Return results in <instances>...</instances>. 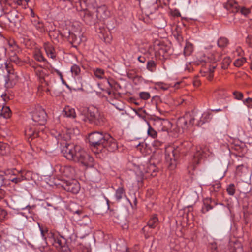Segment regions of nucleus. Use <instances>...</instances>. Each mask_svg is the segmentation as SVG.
<instances>
[{
  "label": "nucleus",
  "mask_w": 252,
  "mask_h": 252,
  "mask_svg": "<svg viewBox=\"0 0 252 252\" xmlns=\"http://www.w3.org/2000/svg\"><path fill=\"white\" fill-rule=\"evenodd\" d=\"M62 152L65 158L86 167L94 166V158L84 151L80 146L74 144L66 143Z\"/></svg>",
  "instance_id": "nucleus-1"
},
{
  "label": "nucleus",
  "mask_w": 252,
  "mask_h": 252,
  "mask_svg": "<svg viewBox=\"0 0 252 252\" xmlns=\"http://www.w3.org/2000/svg\"><path fill=\"white\" fill-rule=\"evenodd\" d=\"M88 139L94 147L105 148L110 152H114L118 148L116 140L108 133L94 131L89 135Z\"/></svg>",
  "instance_id": "nucleus-2"
},
{
  "label": "nucleus",
  "mask_w": 252,
  "mask_h": 252,
  "mask_svg": "<svg viewBox=\"0 0 252 252\" xmlns=\"http://www.w3.org/2000/svg\"><path fill=\"white\" fill-rule=\"evenodd\" d=\"M188 144L187 142H184L181 144L179 146H175L172 150V157L169 154H166V161L168 165L169 168L171 170L175 168L177 165V159L179 157L180 154H184L185 152L183 150V147H185Z\"/></svg>",
  "instance_id": "nucleus-3"
},
{
  "label": "nucleus",
  "mask_w": 252,
  "mask_h": 252,
  "mask_svg": "<svg viewBox=\"0 0 252 252\" xmlns=\"http://www.w3.org/2000/svg\"><path fill=\"white\" fill-rule=\"evenodd\" d=\"M88 119L91 123L96 126H101L105 122L104 115L96 109L89 110Z\"/></svg>",
  "instance_id": "nucleus-4"
},
{
  "label": "nucleus",
  "mask_w": 252,
  "mask_h": 252,
  "mask_svg": "<svg viewBox=\"0 0 252 252\" xmlns=\"http://www.w3.org/2000/svg\"><path fill=\"white\" fill-rule=\"evenodd\" d=\"M33 122L39 125H43L46 121L47 114L45 110L40 107H38L31 113Z\"/></svg>",
  "instance_id": "nucleus-5"
},
{
  "label": "nucleus",
  "mask_w": 252,
  "mask_h": 252,
  "mask_svg": "<svg viewBox=\"0 0 252 252\" xmlns=\"http://www.w3.org/2000/svg\"><path fill=\"white\" fill-rule=\"evenodd\" d=\"M218 61L214 55H211L210 57H208V61L209 63H212L213 64L208 63L207 66L208 68L206 71H204L202 73V75L206 76L209 80H211L214 77V71L216 68L217 65L214 63Z\"/></svg>",
  "instance_id": "nucleus-6"
},
{
  "label": "nucleus",
  "mask_w": 252,
  "mask_h": 252,
  "mask_svg": "<svg viewBox=\"0 0 252 252\" xmlns=\"http://www.w3.org/2000/svg\"><path fill=\"white\" fill-rule=\"evenodd\" d=\"M154 125L157 127L159 131L168 132L172 127V124L165 119L156 117L154 119Z\"/></svg>",
  "instance_id": "nucleus-7"
},
{
  "label": "nucleus",
  "mask_w": 252,
  "mask_h": 252,
  "mask_svg": "<svg viewBox=\"0 0 252 252\" xmlns=\"http://www.w3.org/2000/svg\"><path fill=\"white\" fill-rule=\"evenodd\" d=\"M1 67L4 68L6 70L8 81L14 82L17 80L18 75L10 63H7V62L4 63V65L3 66L2 65ZM0 68H1V67Z\"/></svg>",
  "instance_id": "nucleus-8"
},
{
  "label": "nucleus",
  "mask_w": 252,
  "mask_h": 252,
  "mask_svg": "<svg viewBox=\"0 0 252 252\" xmlns=\"http://www.w3.org/2000/svg\"><path fill=\"white\" fill-rule=\"evenodd\" d=\"M158 224V219L157 215H154L152 216L149 220L147 225L145 226L143 228L142 230L147 233H151L149 229L155 228Z\"/></svg>",
  "instance_id": "nucleus-9"
},
{
  "label": "nucleus",
  "mask_w": 252,
  "mask_h": 252,
  "mask_svg": "<svg viewBox=\"0 0 252 252\" xmlns=\"http://www.w3.org/2000/svg\"><path fill=\"white\" fill-rule=\"evenodd\" d=\"M64 189L68 192L74 194L77 193L80 190V185L78 182L75 180L72 182H68L64 187Z\"/></svg>",
  "instance_id": "nucleus-10"
},
{
  "label": "nucleus",
  "mask_w": 252,
  "mask_h": 252,
  "mask_svg": "<svg viewBox=\"0 0 252 252\" xmlns=\"http://www.w3.org/2000/svg\"><path fill=\"white\" fill-rule=\"evenodd\" d=\"M203 156V150L200 147H197L196 152L194 153L192 159V164L193 168L200 163Z\"/></svg>",
  "instance_id": "nucleus-11"
},
{
  "label": "nucleus",
  "mask_w": 252,
  "mask_h": 252,
  "mask_svg": "<svg viewBox=\"0 0 252 252\" xmlns=\"http://www.w3.org/2000/svg\"><path fill=\"white\" fill-rule=\"evenodd\" d=\"M195 118L190 115H186L184 118H181L179 123H181V126L184 129L187 128L188 125L192 126L194 124Z\"/></svg>",
  "instance_id": "nucleus-12"
},
{
  "label": "nucleus",
  "mask_w": 252,
  "mask_h": 252,
  "mask_svg": "<svg viewBox=\"0 0 252 252\" xmlns=\"http://www.w3.org/2000/svg\"><path fill=\"white\" fill-rule=\"evenodd\" d=\"M29 174H31L30 171H27L25 174H24L23 171H20L16 176L10 177L9 180L15 184H18L24 180H28L26 175Z\"/></svg>",
  "instance_id": "nucleus-13"
},
{
  "label": "nucleus",
  "mask_w": 252,
  "mask_h": 252,
  "mask_svg": "<svg viewBox=\"0 0 252 252\" xmlns=\"http://www.w3.org/2000/svg\"><path fill=\"white\" fill-rule=\"evenodd\" d=\"M47 71L43 68L42 67L38 68V69H36V72H35L36 75L38 77L39 79V81L41 84L44 83L45 85L48 86L49 84L46 80V78L47 77L46 72Z\"/></svg>",
  "instance_id": "nucleus-14"
},
{
  "label": "nucleus",
  "mask_w": 252,
  "mask_h": 252,
  "mask_svg": "<svg viewBox=\"0 0 252 252\" xmlns=\"http://www.w3.org/2000/svg\"><path fill=\"white\" fill-rule=\"evenodd\" d=\"M225 8L232 13H237L240 10L238 4L234 0H229L224 5Z\"/></svg>",
  "instance_id": "nucleus-15"
},
{
  "label": "nucleus",
  "mask_w": 252,
  "mask_h": 252,
  "mask_svg": "<svg viewBox=\"0 0 252 252\" xmlns=\"http://www.w3.org/2000/svg\"><path fill=\"white\" fill-rule=\"evenodd\" d=\"M212 118V114L211 112L209 111L204 112L202 114L199 121H198L196 125L197 126H200L204 123L209 122L211 120Z\"/></svg>",
  "instance_id": "nucleus-16"
},
{
  "label": "nucleus",
  "mask_w": 252,
  "mask_h": 252,
  "mask_svg": "<svg viewBox=\"0 0 252 252\" xmlns=\"http://www.w3.org/2000/svg\"><path fill=\"white\" fill-rule=\"evenodd\" d=\"M44 48L47 55L49 57L53 59L56 58L55 50L51 44L49 42L45 43L44 44Z\"/></svg>",
  "instance_id": "nucleus-17"
},
{
  "label": "nucleus",
  "mask_w": 252,
  "mask_h": 252,
  "mask_svg": "<svg viewBox=\"0 0 252 252\" xmlns=\"http://www.w3.org/2000/svg\"><path fill=\"white\" fill-rule=\"evenodd\" d=\"M125 198H126L125 190L123 186H121L116 190L115 198L116 201L120 202L122 199Z\"/></svg>",
  "instance_id": "nucleus-18"
},
{
  "label": "nucleus",
  "mask_w": 252,
  "mask_h": 252,
  "mask_svg": "<svg viewBox=\"0 0 252 252\" xmlns=\"http://www.w3.org/2000/svg\"><path fill=\"white\" fill-rule=\"evenodd\" d=\"M97 17L102 19H105L109 17L110 13L105 6L99 7L96 10Z\"/></svg>",
  "instance_id": "nucleus-19"
},
{
  "label": "nucleus",
  "mask_w": 252,
  "mask_h": 252,
  "mask_svg": "<svg viewBox=\"0 0 252 252\" xmlns=\"http://www.w3.org/2000/svg\"><path fill=\"white\" fill-rule=\"evenodd\" d=\"M31 21L33 25L40 32H43L45 31V28L43 22L39 20V18L36 17L32 19Z\"/></svg>",
  "instance_id": "nucleus-20"
},
{
  "label": "nucleus",
  "mask_w": 252,
  "mask_h": 252,
  "mask_svg": "<svg viewBox=\"0 0 252 252\" xmlns=\"http://www.w3.org/2000/svg\"><path fill=\"white\" fill-rule=\"evenodd\" d=\"M25 135L29 138L34 139L39 136V133L35 131L34 128L29 127L25 129Z\"/></svg>",
  "instance_id": "nucleus-21"
},
{
  "label": "nucleus",
  "mask_w": 252,
  "mask_h": 252,
  "mask_svg": "<svg viewBox=\"0 0 252 252\" xmlns=\"http://www.w3.org/2000/svg\"><path fill=\"white\" fill-rule=\"evenodd\" d=\"M63 114L67 117L74 118L76 117V113L74 109L67 106H66L63 112Z\"/></svg>",
  "instance_id": "nucleus-22"
},
{
  "label": "nucleus",
  "mask_w": 252,
  "mask_h": 252,
  "mask_svg": "<svg viewBox=\"0 0 252 252\" xmlns=\"http://www.w3.org/2000/svg\"><path fill=\"white\" fill-rule=\"evenodd\" d=\"M66 239L63 237H57L54 238V244L58 248H65Z\"/></svg>",
  "instance_id": "nucleus-23"
},
{
  "label": "nucleus",
  "mask_w": 252,
  "mask_h": 252,
  "mask_svg": "<svg viewBox=\"0 0 252 252\" xmlns=\"http://www.w3.org/2000/svg\"><path fill=\"white\" fill-rule=\"evenodd\" d=\"M11 116V110L9 107L7 106H2L0 109V119L3 118L4 119H8Z\"/></svg>",
  "instance_id": "nucleus-24"
},
{
  "label": "nucleus",
  "mask_w": 252,
  "mask_h": 252,
  "mask_svg": "<svg viewBox=\"0 0 252 252\" xmlns=\"http://www.w3.org/2000/svg\"><path fill=\"white\" fill-rule=\"evenodd\" d=\"M93 72L94 76L99 79L105 78V71L103 69L101 68H95L93 70Z\"/></svg>",
  "instance_id": "nucleus-25"
},
{
  "label": "nucleus",
  "mask_w": 252,
  "mask_h": 252,
  "mask_svg": "<svg viewBox=\"0 0 252 252\" xmlns=\"http://www.w3.org/2000/svg\"><path fill=\"white\" fill-rule=\"evenodd\" d=\"M83 20L87 24H91L94 22V18L92 14L88 11L85 12Z\"/></svg>",
  "instance_id": "nucleus-26"
},
{
  "label": "nucleus",
  "mask_w": 252,
  "mask_h": 252,
  "mask_svg": "<svg viewBox=\"0 0 252 252\" xmlns=\"http://www.w3.org/2000/svg\"><path fill=\"white\" fill-rule=\"evenodd\" d=\"M63 175L67 177L71 178L73 176L74 172V169L70 166H65L63 169Z\"/></svg>",
  "instance_id": "nucleus-27"
},
{
  "label": "nucleus",
  "mask_w": 252,
  "mask_h": 252,
  "mask_svg": "<svg viewBox=\"0 0 252 252\" xmlns=\"http://www.w3.org/2000/svg\"><path fill=\"white\" fill-rule=\"evenodd\" d=\"M211 202L210 199H206L203 201V205L202 207V212L205 213L210 210L212 209L213 207L210 204Z\"/></svg>",
  "instance_id": "nucleus-28"
},
{
  "label": "nucleus",
  "mask_w": 252,
  "mask_h": 252,
  "mask_svg": "<svg viewBox=\"0 0 252 252\" xmlns=\"http://www.w3.org/2000/svg\"><path fill=\"white\" fill-rule=\"evenodd\" d=\"M193 50V45L189 42H187L186 45L184 47V55L185 56H189L192 53Z\"/></svg>",
  "instance_id": "nucleus-29"
},
{
  "label": "nucleus",
  "mask_w": 252,
  "mask_h": 252,
  "mask_svg": "<svg viewBox=\"0 0 252 252\" xmlns=\"http://www.w3.org/2000/svg\"><path fill=\"white\" fill-rule=\"evenodd\" d=\"M229 43V40L225 37L220 38L217 42V44L219 47L220 48H224L226 47Z\"/></svg>",
  "instance_id": "nucleus-30"
},
{
  "label": "nucleus",
  "mask_w": 252,
  "mask_h": 252,
  "mask_svg": "<svg viewBox=\"0 0 252 252\" xmlns=\"http://www.w3.org/2000/svg\"><path fill=\"white\" fill-rule=\"evenodd\" d=\"M55 137L57 140H58V142L62 140L67 141L70 138V136L67 133H65L64 132L58 133L57 135H55Z\"/></svg>",
  "instance_id": "nucleus-31"
},
{
  "label": "nucleus",
  "mask_w": 252,
  "mask_h": 252,
  "mask_svg": "<svg viewBox=\"0 0 252 252\" xmlns=\"http://www.w3.org/2000/svg\"><path fill=\"white\" fill-rule=\"evenodd\" d=\"M69 39L71 40V43L75 45H78L81 42L80 37L73 33H69Z\"/></svg>",
  "instance_id": "nucleus-32"
},
{
  "label": "nucleus",
  "mask_w": 252,
  "mask_h": 252,
  "mask_svg": "<svg viewBox=\"0 0 252 252\" xmlns=\"http://www.w3.org/2000/svg\"><path fill=\"white\" fill-rule=\"evenodd\" d=\"M157 63L153 60H149L147 62L146 68L150 72H155L156 70Z\"/></svg>",
  "instance_id": "nucleus-33"
},
{
  "label": "nucleus",
  "mask_w": 252,
  "mask_h": 252,
  "mask_svg": "<svg viewBox=\"0 0 252 252\" xmlns=\"http://www.w3.org/2000/svg\"><path fill=\"white\" fill-rule=\"evenodd\" d=\"M148 129L147 130V134L149 136L152 138H156L158 136V132L151 126L148 123Z\"/></svg>",
  "instance_id": "nucleus-34"
},
{
  "label": "nucleus",
  "mask_w": 252,
  "mask_h": 252,
  "mask_svg": "<svg viewBox=\"0 0 252 252\" xmlns=\"http://www.w3.org/2000/svg\"><path fill=\"white\" fill-rule=\"evenodd\" d=\"M9 60L10 62L14 63L19 66H20L22 64V61L19 59L16 54L11 56L9 58Z\"/></svg>",
  "instance_id": "nucleus-35"
},
{
  "label": "nucleus",
  "mask_w": 252,
  "mask_h": 252,
  "mask_svg": "<svg viewBox=\"0 0 252 252\" xmlns=\"http://www.w3.org/2000/svg\"><path fill=\"white\" fill-rule=\"evenodd\" d=\"M235 186L234 184H230L227 187L226 191L229 195L233 196L235 193Z\"/></svg>",
  "instance_id": "nucleus-36"
},
{
  "label": "nucleus",
  "mask_w": 252,
  "mask_h": 252,
  "mask_svg": "<svg viewBox=\"0 0 252 252\" xmlns=\"http://www.w3.org/2000/svg\"><path fill=\"white\" fill-rule=\"evenodd\" d=\"M231 62V60L230 57H227L224 58L222 62L221 68L223 69L227 68Z\"/></svg>",
  "instance_id": "nucleus-37"
},
{
  "label": "nucleus",
  "mask_w": 252,
  "mask_h": 252,
  "mask_svg": "<svg viewBox=\"0 0 252 252\" xmlns=\"http://www.w3.org/2000/svg\"><path fill=\"white\" fill-rule=\"evenodd\" d=\"M180 84V82H176L174 84H173L172 83H171L169 85L161 84L160 85V88L165 90H167L170 87H173L175 88L176 89H178L179 88V85Z\"/></svg>",
  "instance_id": "nucleus-38"
},
{
  "label": "nucleus",
  "mask_w": 252,
  "mask_h": 252,
  "mask_svg": "<svg viewBox=\"0 0 252 252\" xmlns=\"http://www.w3.org/2000/svg\"><path fill=\"white\" fill-rule=\"evenodd\" d=\"M246 59L244 57H242L239 59H237L235 61L233 64L235 66L239 67L243 65V64L246 63Z\"/></svg>",
  "instance_id": "nucleus-39"
},
{
  "label": "nucleus",
  "mask_w": 252,
  "mask_h": 252,
  "mask_svg": "<svg viewBox=\"0 0 252 252\" xmlns=\"http://www.w3.org/2000/svg\"><path fill=\"white\" fill-rule=\"evenodd\" d=\"M233 95L235 99L237 100H243L244 94L242 92L238 91H235L233 92Z\"/></svg>",
  "instance_id": "nucleus-40"
},
{
  "label": "nucleus",
  "mask_w": 252,
  "mask_h": 252,
  "mask_svg": "<svg viewBox=\"0 0 252 252\" xmlns=\"http://www.w3.org/2000/svg\"><path fill=\"white\" fill-rule=\"evenodd\" d=\"M71 71L75 76H77L80 72V68L78 65L73 64L71 67Z\"/></svg>",
  "instance_id": "nucleus-41"
},
{
  "label": "nucleus",
  "mask_w": 252,
  "mask_h": 252,
  "mask_svg": "<svg viewBox=\"0 0 252 252\" xmlns=\"http://www.w3.org/2000/svg\"><path fill=\"white\" fill-rule=\"evenodd\" d=\"M247 169L243 166V165H238L236 167V173L238 176H242L243 173Z\"/></svg>",
  "instance_id": "nucleus-42"
},
{
  "label": "nucleus",
  "mask_w": 252,
  "mask_h": 252,
  "mask_svg": "<svg viewBox=\"0 0 252 252\" xmlns=\"http://www.w3.org/2000/svg\"><path fill=\"white\" fill-rule=\"evenodd\" d=\"M34 58L38 62H45L46 59L40 52H37L34 55Z\"/></svg>",
  "instance_id": "nucleus-43"
},
{
  "label": "nucleus",
  "mask_w": 252,
  "mask_h": 252,
  "mask_svg": "<svg viewBox=\"0 0 252 252\" xmlns=\"http://www.w3.org/2000/svg\"><path fill=\"white\" fill-rule=\"evenodd\" d=\"M243 104L248 108H252V97H248L243 101Z\"/></svg>",
  "instance_id": "nucleus-44"
},
{
  "label": "nucleus",
  "mask_w": 252,
  "mask_h": 252,
  "mask_svg": "<svg viewBox=\"0 0 252 252\" xmlns=\"http://www.w3.org/2000/svg\"><path fill=\"white\" fill-rule=\"evenodd\" d=\"M139 96L143 100H148L150 97V94L148 92H142L140 93Z\"/></svg>",
  "instance_id": "nucleus-45"
},
{
  "label": "nucleus",
  "mask_w": 252,
  "mask_h": 252,
  "mask_svg": "<svg viewBox=\"0 0 252 252\" xmlns=\"http://www.w3.org/2000/svg\"><path fill=\"white\" fill-rule=\"evenodd\" d=\"M7 213L5 210L0 207V221L4 220Z\"/></svg>",
  "instance_id": "nucleus-46"
},
{
  "label": "nucleus",
  "mask_w": 252,
  "mask_h": 252,
  "mask_svg": "<svg viewBox=\"0 0 252 252\" xmlns=\"http://www.w3.org/2000/svg\"><path fill=\"white\" fill-rule=\"evenodd\" d=\"M220 188H221L220 184V183H216V184L213 185L211 187V190H213L215 192H218L220 189Z\"/></svg>",
  "instance_id": "nucleus-47"
},
{
  "label": "nucleus",
  "mask_w": 252,
  "mask_h": 252,
  "mask_svg": "<svg viewBox=\"0 0 252 252\" xmlns=\"http://www.w3.org/2000/svg\"><path fill=\"white\" fill-rule=\"evenodd\" d=\"M7 175H10V177H13L16 176L18 173L20 172V171H18L16 170L13 169L11 170H9L7 171Z\"/></svg>",
  "instance_id": "nucleus-48"
},
{
  "label": "nucleus",
  "mask_w": 252,
  "mask_h": 252,
  "mask_svg": "<svg viewBox=\"0 0 252 252\" xmlns=\"http://www.w3.org/2000/svg\"><path fill=\"white\" fill-rule=\"evenodd\" d=\"M240 12L242 14L245 16H247L250 13V11L249 9L246 8L245 7H242L240 9Z\"/></svg>",
  "instance_id": "nucleus-49"
},
{
  "label": "nucleus",
  "mask_w": 252,
  "mask_h": 252,
  "mask_svg": "<svg viewBox=\"0 0 252 252\" xmlns=\"http://www.w3.org/2000/svg\"><path fill=\"white\" fill-rule=\"evenodd\" d=\"M30 66L33 69L34 72H36V69H38V68L41 67V66L39 65L38 64H36L35 63H31L30 64Z\"/></svg>",
  "instance_id": "nucleus-50"
},
{
  "label": "nucleus",
  "mask_w": 252,
  "mask_h": 252,
  "mask_svg": "<svg viewBox=\"0 0 252 252\" xmlns=\"http://www.w3.org/2000/svg\"><path fill=\"white\" fill-rule=\"evenodd\" d=\"M210 249L211 252H219L218 248L216 243H212L211 244Z\"/></svg>",
  "instance_id": "nucleus-51"
},
{
  "label": "nucleus",
  "mask_w": 252,
  "mask_h": 252,
  "mask_svg": "<svg viewBox=\"0 0 252 252\" xmlns=\"http://www.w3.org/2000/svg\"><path fill=\"white\" fill-rule=\"evenodd\" d=\"M5 192L4 190L0 189V201L5 196Z\"/></svg>",
  "instance_id": "nucleus-52"
},
{
  "label": "nucleus",
  "mask_w": 252,
  "mask_h": 252,
  "mask_svg": "<svg viewBox=\"0 0 252 252\" xmlns=\"http://www.w3.org/2000/svg\"><path fill=\"white\" fill-rule=\"evenodd\" d=\"M137 60L139 62L142 63H144L146 61L145 57L143 56L138 57Z\"/></svg>",
  "instance_id": "nucleus-53"
},
{
  "label": "nucleus",
  "mask_w": 252,
  "mask_h": 252,
  "mask_svg": "<svg viewBox=\"0 0 252 252\" xmlns=\"http://www.w3.org/2000/svg\"><path fill=\"white\" fill-rule=\"evenodd\" d=\"M14 2L19 5H22L23 4V0H14Z\"/></svg>",
  "instance_id": "nucleus-54"
},
{
  "label": "nucleus",
  "mask_w": 252,
  "mask_h": 252,
  "mask_svg": "<svg viewBox=\"0 0 252 252\" xmlns=\"http://www.w3.org/2000/svg\"><path fill=\"white\" fill-rule=\"evenodd\" d=\"M5 148V145L4 143L0 142V151H2Z\"/></svg>",
  "instance_id": "nucleus-55"
},
{
  "label": "nucleus",
  "mask_w": 252,
  "mask_h": 252,
  "mask_svg": "<svg viewBox=\"0 0 252 252\" xmlns=\"http://www.w3.org/2000/svg\"><path fill=\"white\" fill-rule=\"evenodd\" d=\"M100 32L102 34V37L104 38V40H106L105 36V33L103 32V31H105L104 29H101L100 28Z\"/></svg>",
  "instance_id": "nucleus-56"
},
{
  "label": "nucleus",
  "mask_w": 252,
  "mask_h": 252,
  "mask_svg": "<svg viewBox=\"0 0 252 252\" xmlns=\"http://www.w3.org/2000/svg\"><path fill=\"white\" fill-rule=\"evenodd\" d=\"M247 42L249 44V46L252 48V38L247 40Z\"/></svg>",
  "instance_id": "nucleus-57"
},
{
  "label": "nucleus",
  "mask_w": 252,
  "mask_h": 252,
  "mask_svg": "<svg viewBox=\"0 0 252 252\" xmlns=\"http://www.w3.org/2000/svg\"><path fill=\"white\" fill-rule=\"evenodd\" d=\"M161 144V143L160 141H155V146H159Z\"/></svg>",
  "instance_id": "nucleus-58"
},
{
  "label": "nucleus",
  "mask_w": 252,
  "mask_h": 252,
  "mask_svg": "<svg viewBox=\"0 0 252 252\" xmlns=\"http://www.w3.org/2000/svg\"><path fill=\"white\" fill-rule=\"evenodd\" d=\"M250 59L251 60L250 69L252 70V55L250 57Z\"/></svg>",
  "instance_id": "nucleus-59"
},
{
  "label": "nucleus",
  "mask_w": 252,
  "mask_h": 252,
  "mask_svg": "<svg viewBox=\"0 0 252 252\" xmlns=\"http://www.w3.org/2000/svg\"><path fill=\"white\" fill-rule=\"evenodd\" d=\"M212 111H214V112H220V111H222V110L221 109H213V110H212Z\"/></svg>",
  "instance_id": "nucleus-60"
},
{
  "label": "nucleus",
  "mask_w": 252,
  "mask_h": 252,
  "mask_svg": "<svg viewBox=\"0 0 252 252\" xmlns=\"http://www.w3.org/2000/svg\"><path fill=\"white\" fill-rule=\"evenodd\" d=\"M236 252H243L242 248L240 247L237 249Z\"/></svg>",
  "instance_id": "nucleus-61"
},
{
  "label": "nucleus",
  "mask_w": 252,
  "mask_h": 252,
  "mask_svg": "<svg viewBox=\"0 0 252 252\" xmlns=\"http://www.w3.org/2000/svg\"><path fill=\"white\" fill-rule=\"evenodd\" d=\"M1 97L3 98L4 101H6V94H1Z\"/></svg>",
  "instance_id": "nucleus-62"
},
{
  "label": "nucleus",
  "mask_w": 252,
  "mask_h": 252,
  "mask_svg": "<svg viewBox=\"0 0 252 252\" xmlns=\"http://www.w3.org/2000/svg\"><path fill=\"white\" fill-rule=\"evenodd\" d=\"M107 82L108 83V84H109V85L110 86V87H112V83H111V82L108 80V79H107Z\"/></svg>",
  "instance_id": "nucleus-63"
},
{
  "label": "nucleus",
  "mask_w": 252,
  "mask_h": 252,
  "mask_svg": "<svg viewBox=\"0 0 252 252\" xmlns=\"http://www.w3.org/2000/svg\"><path fill=\"white\" fill-rule=\"evenodd\" d=\"M40 230H41V233L42 235L43 236H44V231L41 228H40Z\"/></svg>",
  "instance_id": "nucleus-64"
}]
</instances>
